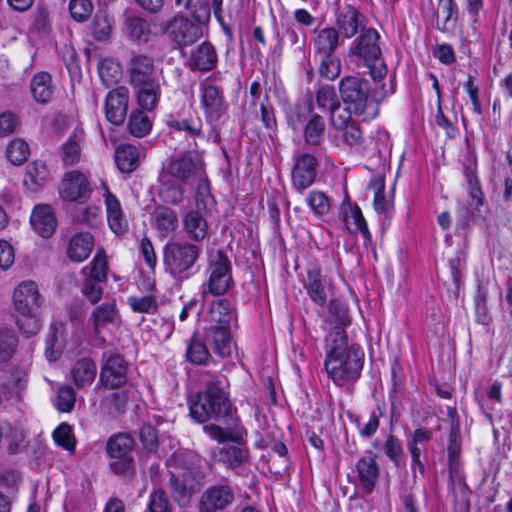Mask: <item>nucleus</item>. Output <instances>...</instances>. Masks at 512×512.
<instances>
[{"label":"nucleus","mask_w":512,"mask_h":512,"mask_svg":"<svg viewBox=\"0 0 512 512\" xmlns=\"http://www.w3.org/2000/svg\"><path fill=\"white\" fill-rule=\"evenodd\" d=\"M329 313L338 323L335 327H341L343 329L344 326L350 325L351 319L348 309L341 301L332 300L329 304Z\"/></svg>","instance_id":"obj_62"},{"label":"nucleus","mask_w":512,"mask_h":512,"mask_svg":"<svg viewBox=\"0 0 512 512\" xmlns=\"http://www.w3.org/2000/svg\"><path fill=\"white\" fill-rule=\"evenodd\" d=\"M109 466L111 470L124 477L130 476L134 472V460L131 450H107Z\"/></svg>","instance_id":"obj_35"},{"label":"nucleus","mask_w":512,"mask_h":512,"mask_svg":"<svg viewBox=\"0 0 512 512\" xmlns=\"http://www.w3.org/2000/svg\"><path fill=\"white\" fill-rule=\"evenodd\" d=\"M160 33L167 34L180 47L195 43L203 35L199 24L190 21L182 15H175L163 22Z\"/></svg>","instance_id":"obj_12"},{"label":"nucleus","mask_w":512,"mask_h":512,"mask_svg":"<svg viewBox=\"0 0 512 512\" xmlns=\"http://www.w3.org/2000/svg\"><path fill=\"white\" fill-rule=\"evenodd\" d=\"M195 201L196 208L189 210L183 217V230L189 238L199 242L207 235V207L213 202L207 181H200L196 189Z\"/></svg>","instance_id":"obj_8"},{"label":"nucleus","mask_w":512,"mask_h":512,"mask_svg":"<svg viewBox=\"0 0 512 512\" xmlns=\"http://www.w3.org/2000/svg\"><path fill=\"white\" fill-rule=\"evenodd\" d=\"M357 477L364 494H371L379 479V467L371 456L361 458L357 464Z\"/></svg>","instance_id":"obj_23"},{"label":"nucleus","mask_w":512,"mask_h":512,"mask_svg":"<svg viewBox=\"0 0 512 512\" xmlns=\"http://www.w3.org/2000/svg\"><path fill=\"white\" fill-rule=\"evenodd\" d=\"M364 17L353 6L346 5L337 14L336 24L345 38H352L363 27Z\"/></svg>","instance_id":"obj_26"},{"label":"nucleus","mask_w":512,"mask_h":512,"mask_svg":"<svg viewBox=\"0 0 512 512\" xmlns=\"http://www.w3.org/2000/svg\"><path fill=\"white\" fill-rule=\"evenodd\" d=\"M100 382L106 388L117 389L127 382V363L120 354L105 353Z\"/></svg>","instance_id":"obj_13"},{"label":"nucleus","mask_w":512,"mask_h":512,"mask_svg":"<svg viewBox=\"0 0 512 512\" xmlns=\"http://www.w3.org/2000/svg\"><path fill=\"white\" fill-rule=\"evenodd\" d=\"M205 337L220 357H229L234 349L231 327H205Z\"/></svg>","instance_id":"obj_24"},{"label":"nucleus","mask_w":512,"mask_h":512,"mask_svg":"<svg viewBox=\"0 0 512 512\" xmlns=\"http://www.w3.org/2000/svg\"><path fill=\"white\" fill-rule=\"evenodd\" d=\"M153 23L138 15H128L124 21L127 35L138 42H147L151 35H157L152 31Z\"/></svg>","instance_id":"obj_30"},{"label":"nucleus","mask_w":512,"mask_h":512,"mask_svg":"<svg viewBox=\"0 0 512 512\" xmlns=\"http://www.w3.org/2000/svg\"><path fill=\"white\" fill-rule=\"evenodd\" d=\"M309 298L317 305L324 306L327 302L328 293L321 277V271L318 268L309 269L307 278L304 281Z\"/></svg>","instance_id":"obj_31"},{"label":"nucleus","mask_w":512,"mask_h":512,"mask_svg":"<svg viewBox=\"0 0 512 512\" xmlns=\"http://www.w3.org/2000/svg\"><path fill=\"white\" fill-rule=\"evenodd\" d=\"M49 172L45 164L33 162L26 168L23 184L31 192H37L48 180Z\"/></svg>","instance_id":"obj_37"},{"label":"nucleus","mask_w":512,"mask_h":512,"mask_svg":"<svg viewBox=\"0 0 512 512\" xmlns=\"http://www.w3.org/2000/svg\"><path fill=\"white\" fill-rule=\"evenodd\" d=\"M69 12L76 22L87 21L93 12V4L90 0H70Z\"/></svg>","instance_id":"obj_50"},{"label":"nucleus","mask_w":512,"mask_h":512,"mask_svg":"<svg viewBox=\"0 0 512 512\" xmlns=\"http://www.w3.org/2000/svg\"><path fill=\"white\" fill-rule=\"evenodd\" d=\"M316 166L317 160L313 155L301 153L296 156L292 170V182L295 189L300 193L315 181Z\"/></svg>","instance_id":"obj_16"},{"label":"nucleus","mask_w":512,"mask_h":512,"mask_svg":"<svg viewBox=\"0 0 512 512\" xmlns=\"http://www.w3.org/2000/svg\"><path fill=\"white\" fill-rule=\"evenodd\" d=\"M128 89L120 86L111 90L105 100V114L109 122L121 125L126 117L128 108Z\"/></svg>","instance_id":"obj_17"},{"label":"nucleus","mask_w":512,"mask_h":512,"mask_svg":"<svg viewBox=\"0 0 512 512\" xmlns=\"http://www.w3.org/2000/svg\"><path fill=\"white\" fill-rule=\"evenodd\" d=\"M380 34L374 28H362L351 47L352 55L362 59L374 81L383 79L387 67L379 45Z\"/></svg>","instance_id":"obj_5"},{"label":"nucleus","mask_w":512,"mask_h":512,"mask_svg":"<svg viewBox=\"0 0 512 512\" xmlns=\"http://www.w3.org/2000/svg\"><path fill=\"white\" fill-rule=\"evenodd\" d=\"M230 402L219 383L211 381L205 391L197 394L190 404V415L199 423L219 421L230 412Z\"/></svg>","instance_id":"obj_4"},{"label":"nucleus","mask_w":512,"mask_h":512,"mask_svg":"<svg viewBox=\"0 0 512 512\" xmlns=\"http://www.w3.org/2000/svg\"><path fill=\"white\" fill-rule=\"evenodd\" d=\"M185 356L192 364L204 365L210 358V352L204 341L194 334L188 342Z\"/></svg>","instance_id":"obj_40"},{"label":"nucleus","mask_w":512,"mask_h":512,"mask_svg":"<svg viewBox=\"0 0 512 512\" xmlns=\"http://www.w3.org/2000/svg\"><path fill=\"white\" fill-rule=\"evenodd\" d=\"M128 71L132 86L158 81L154 60L147 55H134L130 60Z\"/></svg>","instance_id":"obj_18"},{"label":"nucleus","mask_w":512,"mask_h":512,"mask_svg":"<svg viewBox=\"0 0 512 512\" xmlns=\"http://www.w3.org/2000/svg\"><path fill=\"white\" fill-rule=\"evenodd\" d=\"M313 43L321 55H333L339 44V33L335 28L326 27L317 32Z\"/></svg>","instance_id":"obj_36"},{"label":"nucleus","mask_w":512,"mask_h":512,"mask_svg":"<svg viewBox=\"0 0 512 512\" xmlns=\"http://www.w3.org/2000/svg\"><path fill=\"white\" fill-rule=\"evenodd\" d=\"M148 509L150 512H171L169 501L163 490H155L150 495Z\"/></svg>","instance_id":"obj_64"},{"label":"nucleus","mask_w":512,"mask_h":512,"mask_svg":"<svg viewBox=\"0 0 512 512\" xmlns=\"http://www.w3.org/2000/svg\"><path fill=\"white\" fill-rule=\"evenodd\" d=\"M165 172L178 180L182 185H189L197 181H207L204 178L203 161L197 153H187L170 160Z\"/></svg>","instance_id":"obj_11"},{"label":"nucleus","mask_w":512,"mask_h":512,"mask_svg":"<svg viewBox=\"0 0 512 512\" xmlns=\"http://www.w3.org/2000/svg\"><path fill=\"white\" fill-rule=\"evenodd\" d=\"M18 338L12 329H0V363L7 362L16 352Z\"/></svg>","instance_id":"obj_44"},{"label":"nucleus","mask_w":512,"mask_h":512,"mask_svg":"<svg viewBox=\"0 0 512 512\" xmlns=\"http://www.w3.org/2000/svg\"><path fill=\"white\" fill-rule=\"evenodd\" d=\"M202 253V248L184 240L169 241L164 247V265L166 270L178 279H187Z\"/></svg>","instance_id":"obj_6"},{"label":"nucleus","mask_w":512,"mask_h":512,"mask_svg":"<svg viewBox=\"0 0 512 512\" xmlns=\"http://www.w3.org/2000/svg\"><path fill=\"white\" fill-rule=\"evenodd\" d=\"M155 223L160 232L169 234L177 228L178 219L176 213L172 209L168 207H159L155 211Z\"/></svg>","instance_id":"obj_45"},{"label":"nucleus","mask_w":512,"mask_h":512,"mask_svg":"<svg viewBox=\"0 0 512 512\" xmlns=\"http://www.w3.org/2000/svg\"><path fill=\"white\" fill-rule=\"evenodd\" d=\"M325 131V122L323 118L317 114H313L305 125L304 138L310 145H319Z\"/></svg>","instance_id":"obj_43"},{"label":"nucleus","mask_w":512,"mask_h":512,"mask_svg":"<svg viewBox=\"0 0 512 512\" xmlns=\"http://www.w3.org/2000/svg\"><path fill=\"white\" fill-rule=\"evenodd\" d=\"M108 225L116 235H123L128 230V222L123 214L119 200L105 205Z\"/></svg>","instance_id":"obj_42"},{"label":"nucleus","mask_w":512,"mask_h":512,"mask_svg":"<svg viewBox=\"0 0 512 512\" xmlns=\"http://www.w3.org/2000/svg\"><path fill=\"white\" fill-rule=\"evenodd\" d=\"M33 230L43 238H49L56 229L57 220L49 205H37L30 216Z\"/></svg>","instance_id":"obj_22"},{"label":"nucleus","mask_w":512,"mask_h":512,"mask_svg":"<svg viewBox=\"0 0 512 512\" xmlns=\"http://www.w3.org/2000/svg\"><path fill=\"white\" fill-rule=\"evenodd\" d=\"M384 188L385 185L382 177L377 176L371 179L369 189L374 193L373 205L378 212H386L389 208V203L384 197Z\"/></svg>","instance_id":"obj_52"},{"label":"nucleus","mask_w":512,"mask_h":512,"mask_svg":"<svg viewBox=\"0 0 512 512\" xmlns=\"http://www.w3.org/2000/svg\"><path fill=\"white\" fill-rule=\"evenodd\" d=\"M234 500L232 489L225 484L207 488L199 501V512H217L225 509Z\"/></svg>","instance_id":"obj_14"},{"label":"nucleus","mask_w":512,"mask_h":512,"mask_svg":"<svg viewBox=\"0 0 512 512\" xmlns=\"http://www.w3.org/2000/svg\"><path fill=\"white\" fill-rule=\"evenodd\" d=\"M169 487L174 501H176L180 506L188 505L192 496V491L182 480L172 477L170 479Z\"/></svg>","instance_id":"obj_56"},{"label":"nucleus","mask_w":512,"mask_h":512,"mask_svg":"<svg viewBox=\"0 0 512 512\" xmlns=\"http://www.w3.org/2000/svg\"><path fill=\"white\" fill-rule=\"evenodd\" d=\"M152 124L143 111H133L128 121L129 132L135 137H144L151 130Z\"/></svg>","instance_id":"obj_47"},{"label":"nucleus","mask_w":512,"mask_h":512,"mask_svg":"<svg viewBox=\"0 0 512 512\" xmlns=\"http://www.w3.org/2000/svg\"><path fill=\"white\" fill-rule=\"evenodd\" d=\"M96 373L95 363L89 358H82L71 368L70 377L74 385L81 389L92 384Z\"/></svg>","instance_id":"obj_32"},{"label":"nucleus","mask_w":512,"mask_h":512,"mask_svg":"<svg viewBox=\"0 0 512 512\" xmlns=\"http://www.w3.org/2000/svg\"><path fill=\"white\" fill-rule=\"evenodd\" d=\"M133 394L134 390L132 388L120 387L106 396V401L117 412H123Z\"/></svg>","instance_id":"obj_53"},{"label":"nucleus","mask_w":512,"mask_h":512,"mask_svg":"<svg viewBox=\"0 0 512 512\" xmlns=\"http://www.w3.org/2000/svg\"><path fill=\"white\" fill-rule=\"evenodd\" d=\"M330 122L332 126L341 130L342 128L352 124L354 121H351V114L353 113L349 107H342L340 102L338 103V107H333L330 111Z\"/></svg>","instance_id":"obj_57"},{"label":"nucleus","mask_w":512,"mask_h":512,"mask_svg":"<svg viewBox=\"0 0 512 512\" xmlns=\"http://www.w3.org/2000/svg\"><path fill=\"white\" fill-rule=\"evenodd\" d=\"M200 103L205 117L210 121H217L226 110L224 98L218 87L203 81L200 84Z\"/></svg>","instance_id":"obj_15"},{"label":"nucleus","mask_w":512,"mask_h":512,"mask_svg":"<svg viewBox=\"0 0 512 512\" xmlns=\"http://www.w3.org/2000/svg\"><path fill=\"white\" fill-rule=\"evenodd\" d=\"M31 92L37 102H48L53 95L51 76L47 73L35 75L31 81Z\"/></svg>","instance_id":"obj_41"},{"label":"nucleus","mask_w":512,"mask_h":512,"mask_svg":"<svg viewBox=\"0 0 512 512\" xmlns=\"http://www.w3.org/2000/svg\"><path fill=\"white\" fill-rule=\"evenodd\" d=\"M112 33L110 20L105 15L97 14L92 25V34L97 41H106Z\"/></svg>","instance_id":"obj_60"},{"label":"nucleus","mask_w":512,"mask_h":512,"mask_svg":"<svg viewBox=\"0 0 512 512\" xmlns=\"http://www.w3.org/2000/svg\"><path fill=\"white\" fill-rule=\"evenodd\" d=\"M186 9L198 23H207L210 20V6L207 0H187Z\"/></svg>","instance_id":"obj_55"},{"label":"nucleus","mask_w":512,"mask_h":512,"mask_svg":"<svg viewBox=\"0 0 512 512\" xmlns=\"http://www.w3.org/2000/svg\"><path fill=\"white\" fill-rule=\"evenodd\" d=\"M182 184L174 182H163L159 191L160 198L163 202L168 204H179L182 202L184 197V191Z\"/></svg>","instance_id":"obj_49"},{"label":"nucleus","mask_w":512,"mask_h":512,"mask_svg":"<svg viewBox=\"0 0 512 512\" xmlns=\"http://www.w3.org/2000/svg\"><path fill=\"white\" fill-rule=\"evenodd\" d=\"M339 92L344 104L364 121L375 118L379 113V103L386 96L380 98L375 93L369 98L370 84L368 80L356 76L343 77L339 83Z\"/></svg>","instance_id":"obj_3"},{"label":"nucleus","mask_w":512,"mask_h":512,"mask_svg":"<svg viewBox=\"0 0 512 512\" xmlns=\"http://www.w3.org/2000/svg\"><path fill=\"white\" fill-rule=\"evenodd\" d=\"M364 353L357 344H349L341 327H334L326 337L325 370L337 386L354 383L363 368Z\"/></svg>","instance_id":"obj_1"},{"label":"nucleus","mask_w":512,"mask_h":512,"mask_svg":"<svg viewBox=\"0 0 512 512\" xmlns=\"http://www.w3.org/2000/svg\"><path fill=\"white\" fill-rule=\"evenodd\" d=\"M319 73L328 80L335 79L340 74V61L333 55H322Z\"/></svg>","instance_id":"obj_61"},{"label":"nucleus","mask_w":512,"mask_h":512,"mask_svg":"<svg viewBox=\"0 0 512 512\" xmlns=\"http://www.w3.org/2000/svg\"><path fill=\"white\" fill-rule=\"evenodd\" d=\"M127 302L134 312L152 314L157 309V301L152 295L130 296Z\"/></svg>","instance_id":"obj_54"},{"label":"nucleus","mask_w":512,"mask_h":512,"mask_svg":"<svg viewBox=\"0 0 512 512\" xmlns=\"http://www.w3.org/2000/svg\"><path fill=\"white\" fill-rule=\"evenodd\" d=\"M283 41L294 53L301 54V55L304 53V47H305V41H306L305 34L300 35L294 29H287L284 34Z\"/></svg>","instance_id":"obj_63"},{"label":"nucleus","mask_w":512,"mask_h":512,"mask_svg":"<svg viewBox=\"0 0 512 512\" xmlns=\"http://www.w3.org/2000/svg\"><path fill=\"white\" fill-rule=\"evenodd\" d=\"M144 157V150L132 144H122L116 148L115 162L123 173L133 172Z\"/></svg>","instance_id":"obj_27"},{"label":"nucleus","mask_w":512,"mask_h":512,"mask_svg":"<svg viewBox=\"0 0 512 512\" xmlns=\"http://www.w3.org/2000/svg\"><path fill=\"white\" fill-rule=\"evenodd\" d=\"M233 307L227 299L213 301L205 317L206 327H231Z\"/></svg>","instance_id":"obj_25"},{"label":"nucleus","mask_w":512,"mask_h":512,"mask_svg":"<svg viewBox=\"0 0 512 512\" xmlns=\"http://www.w3.org/2000/svg\"><path fill=\"white\" fill-rule=\"evenodd\" d=\"M99 77L107 87L114 85L121 77V69L118 63L111 59H103L98 65Z\"/></svg>","instance_id":"obj_48"},{"label":"nucleus","mask_w":512,"mask_h":512,"mask_svg":"<svg viewBox=\"0 0 512 512\" xmlns=\"http://www.w3.org/2000/svg\"><path fill=\"white\" fill-rule=\"evenodd\" d=\"M80 273L83 276L82 295L91 304L98 303L103 296V289L100 284L106 283L108 277L107 254L103 247L97 249L91 262L84 266Z\"/></svg>","instance_id":"obj_7"},{"label":"nucleus","mask_w":512,"mask_h":512,"mask_svg":"<svg viewBox=\"0 0 512 512\" xmlns=\"http://www.w3.org/2000/svg\"><path fill=\"white\" fill-rule=\"evenodd\" d=\"M204 431L210 438L215 439L220 444L232 442L237 445H243L245 443L246 431L240 426L223 429L212 424L204 426Z\"/></svg>","instance_id":"obj_33"},{"label":"nucleus","mask_w":512,"mask_h":512,"mask_svg":"<svg viewBox=\"0 0 512 512\" xmlns=\"http://www.w3.org/2000/svg\"><path fill=\"white\" fill-rule=\"evenodd\" d=\"M132 87L136 90L137 102L143 110L152 111L157 106L160 97L159 80Z\"/></svg>","instance_id":"obj_34"},{"label":"nucleus","mask_w":512,"mask_h":512,"mask_svg":"<svg viewBox=\"0 0 512 512\" xmlns=\"http://www.w3.org/2000/svg\"><path fill=\"white\" fill-rule=\"evenodd\" d=\"M6 154L12 164L22 165L30 155V148L25 140L16 138L8 144Z\"/></svg>","instance_id":"obj_46"},{"label":"nucleus","mask_w":512,"mask_h":512,"mask_svg":"<svg viewBox=\"0 0 512 512\" xmlns=\"http://www.w3.org/2000/svg\"><path fill=\"white\" fill-rule=\"evenodd\" d=\"M208 273L207 290L202 294L211 293L216 296L225 294L233 283V277L231 262L224 252L218 250L210 254Z\"/></svg>","instance_id":"obj_10"},{"label":"nucleus","mask_w":512,"mask_h":512,"mask_svg":"<svg viewBox=\"0 0 512 512\" xmlns=\"http://www.w3.org/2000/svg\"><path fill=\"white\" fill-rule=\"evenodd\" d=\"M307 202L309 207L317 215H325L330 210V200L328 196L321 191H312L309 193Z\"/></svg>","instance_id":"obj_59"},{"label":"nucleus","mask_w":512,"mask_h":512,"mask_svg":"<svg viewBox=\"0 0 512 512\" xmlns=\"http://www.w3.org/2000/svg\"><path fill=\"white\" fill-rule=\"evenodd\" d=\"M315 101L318 108L329 111L335 106L337 108L339 103L334 88L329 85L322 86L317 90Z\"/></svg>","instance_id":"obj_51"},{"label":"nucleus","mask_w":512,"mask_h":512,"mask_svg":"<svg viewBox=\"0 0 512 512\" xmlns=\"http://www.w3.org/2000/svg\"><path fill=\"white\" fill-rule=\"evenodd\" d=\"M95 246L94 236L89 232L74 234L66 245V256L75 263L88 259Z\"/></svg>","instance_id":"obj_20"},{"label":"nucleus","mask_w":512,"mask_h":512,"mask_svg":"<svg viewBox=\"0 0 512 512\" xmlns=\"http://www.w3.org/2000/svg\"><path fill=\"white\" fill-rule=\"evenodd\" d=\"M12 301L19 329L27 336L35 335L41 327L38 312L43 303L37 284L31 280L19 283L13 291Z\"/></svg>","instance_id":"obj_2"},{"label":"nucleus","mask_w":512,"mask_h":512,"mask_svg":"<svg viewBox=\"0 0 512 512\" xmlns=\"http://www.w3.org/2000/svg\"><path fill=\"white\" fill-rule=\"evenodd\" d=\"M64 349V325L61 321L50 324L46 338L45 356L49 362H55L62 356Z\"/></svg>","instance_id":"obj_28"},{"label":"nucleus","mask_w":512,"mask_h":512,"mask_svg":"<svg viewBox=\"0 0 512 512\" xmlns=\"http://www.w3.org/2000/svg\"><path fill=\"white\" fill-rule=\"evenodd\" d=\"M477 161L475 156L468 155L464 163V174L468 185L470 201L469 206H461L458 210V218L462 225H467L470 220L481 214L480 207L484 204L483 192L480 187L477 174Z\"/></svg>","instance_id":"obj_9"},{"label":"nucleus","mask_w":512,"mask_h":512,"mask_svg":"<svg viewBox=\"0 0 512 512\" xmlns=\"http://www.w3.org/2000/svg\"><path fill=\"white\" fill-rule=\"evenodd\" d=\"M91 187L87 176L78 170L66 172V201L83 203L89 199Z\"/></svg>","instance_id":"obj_19"},{"label":"nucleus","mask_w":512,"mask_h":512,"mask_svg":"<svg viewBox=\"0 0 512 512\" xmlns=\"http://www.w3.org/2000/svg\"><path fill=\"white\" fill-rule=\"evenodd\" d=\"M68 129H71V133L66 141V165H74L81 159L85 137L84 131L76 118L66 121V130Z\"/></svg>","instance_id":"obj_21"},{"label":"nucleus","mask_w":512,"mask_h":512,"mask_svg":"<svg viewBox=\"0 0 512 512\" xmlns=\"http://www.w3.org/2000/svg\"><path fill=\"white\" fill-rule=\"evenodd\" d=\"M20 435L12 428L7 421H0V446L4 448H17L19 446Z\"/></svg>","instance_id":"obj_58"},{"label":"nucleus","mask_w":512,"mask_h":512,"mask_svg":"<svg viewBox=\"0 0 512 512\" xmlns=\"http://www.w3.org/2000/svg\"><path fill=\"white\" fill-rule=\"evenodd\" d=\"M343 221L350 233L360 232L365 239H370V232L359 207L355 206L345 209Z\"/></svg>","instance_id":"obj_38"},{"label":"nucleus","mask_w":512,"mask_h":512,"mask_svg":"<svg viewBox=\"0 0 512 512\" xmlns=\"http://www.w3.org/2000/svg\"><path fill=\"white\" fill-rule=\"evenodd\" d=\"M217 63V54L214 47L208 43L203 42L196 47L189 60V66L192 70L210 71Z\"/></svg>","instance_id":"obj_29"},{"label":"nucleus","mask_w":512,"mask_h":512,"mask_svg":"<svg viewBox=\"0 0 512 512\" xmlns=\"http://www.w3.org/2000/svg\"><path fill=\"white\" fill-rule=\"evenodd\" d=\"M117 318L118 311L114 301L102 303L92 312L93 324L97 333L107 325L114 324Z\"/></svg>","instance_id":"obj_39"}]
</instances>
